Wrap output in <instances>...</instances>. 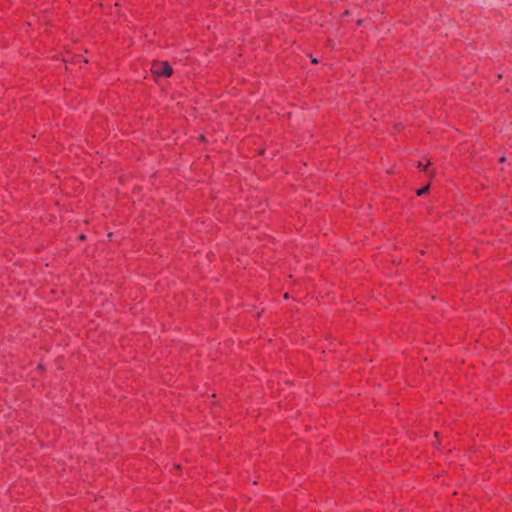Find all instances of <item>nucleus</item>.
Listing matches in <instances>:
<instances>
[{
  "mask_svg": "<svg viewBox=\"0 0 512 512\" xmlns=\"http://www.w3.org/2000/svg\"><path fill=\"white\" fill-rule=\"evenodd\" d=\"M429 164H430V163L428 162V164L424 166L421 162H419V163L417 164V167H418V168H422V169H424L425 171H427V167H428V165H429Z\"/></svg>",
  "mask_w": 512,
  "mask_h": 512,
  "instance_id": "nucleus-3",
  "label": "nucleus"
},
{
  "mask_svg": "<svg viewBox=\"0 0 512 512\" xmlns=\"http://www.w3.org/2000/svg\"><path fill=\"white\" fill-rule=\"evenodd\" d=\"M152 72L156 76H170L172 74V67L168 62H158L152 66Z\"/></svg>",
  "mask_w": 512,
  "mask_h": 512,
  "instance_id": "nucleus-1",
  "label": "nucleus"
},
{
  "mask_svg": "<svg viewBox=\"0 0 512 512\" xmlns=\"http://www.w3.org/2000/svg\"><path fill=\"white\" fill-rule=\"evenodd\" d=\"M428 190H429V186L427 185V186H425V187H423V188H421V189L417 190V195H418V196H422V195H424L425 193H427V192H428Z\"/></svg>",
  "mask_w": 512,
  "mask_h": 512,
  "instance_id": "nucleus-2",
  "label": "nucleus"
}]
</instances>
